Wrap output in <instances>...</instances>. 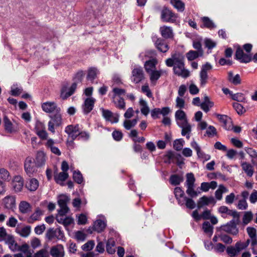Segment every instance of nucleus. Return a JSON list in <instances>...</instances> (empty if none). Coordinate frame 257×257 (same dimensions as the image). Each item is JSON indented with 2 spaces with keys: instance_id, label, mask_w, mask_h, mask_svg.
<instances>
[{
  "instance_id": "nucleus-1",
  "label": "nucleus",
  "mask_w": 257,
  "mask_h": 257,
  "mask_svg": "<svg viewBox=\"0 0 257 257\" xmlns=\"http://www.w3.org/2000/svg\"><path fill=\"white\" fill-rule=\"evenodd\" d=\"M165 64L169 67L173 66V72L178 76L187 78L190 75L189 71L185 68L184 56L180 54H172L171 58L166 60Z\"/></svg>"
},
{
  "instance_id": "nucleus-2",
  "label": "nucleus",
  "mask_w": 257,
  "mask_h": 257,
  "mask_svg": "<svg viewBox=\"0 0 257 257\" xmlns=\"http://www.w3.org/2000/svg\"><path fill=\"white\" fill-rule=\"evenodd\" d=\"M53 115H50V117L51 120L48 122V130L54 133L55 132L54 126H59L62 123V116L60 111H58L54 113Z\"/></svg>"
},
{
  "instance_id": "nucleus-3",
  "label": "nucleus",
  "mask_w": 257,
  "mask_h": 257,
  "mask_svg": "<svg viewBox=\"0 0 257 257\" xmlns=\"http://www.w3.org/2000/svg\"><path fill=\"white\" fill-rule=\"evenodd\" d=\"M161 19L164 22L174 23L176 22L177 15L167 8H164L161 11Z\"/></svg>"
},
{
  "instance_id": "nucleus-4",
  "label": "nucleus",
  "mask_w": 257,
  "mask_h": 257,
  "mask_svg": "<svg viewBox=\"0 0 257 257\" xmlns=\"http://www.w3.org/2000/svg\"><path fill=\"white\" fill-rule=\"evenodd\" d=\"M145 79V74L141 67H135L132 71L131 80L137 84Z\"/></svg>"
},
{
  "instance_id": "nucleus-5",
  "label": "nucleus",
  "mask_w": 257,
  "mask_h": 257,
  "mask_svg": "<svg viewBox=\"0 0 257 257\" xmlns=\"http://www.w3.org/2000/svg\"><path fill=\"white\" fill-rule=\"evenodd\" d=\"M79 131L78 124L68 125L65 128V132L68 135V139L72 140H76L77 138Z\"/></svg>"
},
{
  "instance_id": "nucleus-6",
  "label": "nucleus",
  "mask_w": 257,
  "mask_h": 257,
  "mask_svg": "<svg viewBox=\"0 0 257 257\" xmlns=\"http://www.w3.org/2000/svg\"><path fill=\"white\" fill-rule=\"evenodd\" d=\"M76 88L77 84L76 82L72 83L70 87H67L66 86H63L61 90V98L63 100L66 99L74 93Z\"/></svg>"
},
{
  "instance_id": "nucleus-7",
  "label": "nucleus",
  "mask_w": 257,
  "mask_h": 257,
  "mask_svg": "<svg viewBox=\"0 0 257 257\" xmlns=\"http://www.w3.org/2000/svg\"><path fill=\"white\" fill-rule=\"evenodd\" d=\"M238 222L239 221H237V220L232 219L223 226V230L227 233L236 235L238 232V229L237 228V224Z\"/></svg>"
},
{
  "instance_id": "nucleus-8",
  "label": "nucleus",
  "mask_w": 257,
  "mask_h": 257,
  "mask_svg": "<svg viewBox=\"0 0 257 257\" xmlns=\"http://www.w3.org/2000/svg\"><path fill=\"white\" fill-rule=\"evenodd\" d=\"M235 58L240 62L244 63H248L252 60L251 54H245L240 48L236 49Z\"/></svg>"
},
{
  "instance_id": "nucleus-9",
  "label": "nucleus",
  "mask_w": 257,
  "mask_h": 257,
  "mask_svg": "<svg viewBox=\"0 0 257 257\" xmlns=\"http://www.w3.org/2000/svg\"><path fill=\"white\" fill-rule=\"evenodd\" d=\"M42 108L44 111L49 113L61 111L60 108L54 102L48 101L42 103Z\"/></svg>"
},
{
  "instance_id": "nucleus-10",
  "label": "nucleus",
  "mask_w": 257,
  "mask_h": 257,
  "mask_svg": "<svg viewBox=\"0 0 257 257\" xmlns=\"http://www.w3.org/2000/svg\"><path fill=\"white\" fill-rule=\"evenodd\" d=\"M153 41L155 47L160 52L165 53L169 49L170 47L168 44L162 38H156V40L154 39Z\"/></svg>"
},
{
  "instance_id": "nucleus-11",
  "label": "nucleus",
  "mask_w": 257,
  "mask_h": 257,
  "mask_svg": "<svg viewBox=\"0 0 257 257\" xmlns=\"http://www.w3.org/2000/svg\"><path fill=\"white\" fill-rule=\"evenodd\" d=\"M70 198L66 195H61L59 196L58 203L60 207L59 210L60 212L68 213L69 209L67 206V203L69 201Z\"/></svg>"
},
{
  "instance_id": "nucleus-12",
  "label": "nucleus",
  "mask_w": 257,
  "mask_h": 257,
  "mask_svg": "<svg viewBox=\"0 0 257 257\" xmlns=\"http://www.w3.org/2000/svg\"><path fill=\"white\" fill-rule=\"evenodd\" d=\"M102 111V116L107 121H109L111 123H116L119 120V115L118 114H113L112 112L108 110L102 108L100 109Z\"/></svg>"
},
{
  "instance_id": "nucleus-13",
  "label": "nucleus",
  "mask_w": 257,
  "mask_h": 257,
  "mask_svg": "<svg viewBox=\"0 0 257 257\" xmlns=\"http://www.w3.org/2000/svg\"><path fill=\"white\" fill-rule=\"evenodd\" d=\"M95 99L93 97L87 98L84 102L82 107L83 113L85 114L89 113L94 107Z\"/></svg>"
},
{
  "instance_id": "nucleus-14",
  "label": "nucleus",
  "mask_w": 257,
  "mask_h": 257,
  "mask_svg": "<svg viewBox=\"0 0 257 257\" xmlns=\"http://www.w3.org/2000/svg\"><path fill=\"white\" fill-rule=\"evenodd\" d=\"M3 202L6 208L13 210L16 207V197L12 195L7 196L3 199Z\"/></svg>"
},
{
  "instance_id": "nucleus-15",
  "label": "nucleus",
  "mask_w": 257,
  "mask_h": 257,
  "mask_svg": "<svg viewBox=\"0 0 257 257\" xmlns=\"http://www.w3.org/2000/svg\"><path fill=\"white\" fill-rule=\"evenodd\" d=\"M166 72V71L163 70L161 69L157 70L155 69V70L148 73V74L149 75L151 83L153 85H155L161 76Z\"/></svg>"
},
{
  "instance_id": "nucleus-16",
  "label": "nucleus",
  "mask_w": 257,
  "mask_h": 257,
  "mask_svg": "<svg viewBox=\"0 0 257 257\" xmlns=\"http://www.w3.org/2000/svg\"><path fill=\"white\" fill-rule=\"evenodd\" d=\"M216 201L213 197H207L206 196H203L198 200L197 202V207L199 209L204 206L208 205L210 204L214 205Z\"/></svg>"
},
{
  "instance_id": "nucleus-17",
  "label": "nucleus",
  "mask_w": 257,
  "mask_h": 257,
  "mask_svg": "<svg viewBox=\"0 0 257 257\" xmlns=\"http://www.w3.org/2000/svg\"><path fill=\"white\" fill-rule=\"evenodd\" d=\"M12 186L16 192L21 191L24 186L22 178L20 176H15L12 182Z\"/></svg>"
},
{
  "instance_id": "nucleus-18",
  "label": "nucleus",
  "mask_w": 257,
  "mask_h": 257,
  "mask_svg": "<svg viewBox=\"0 0 257 257\" xmlns=\"http://www.w3.org/2000/svg\"><path fill=\"white\" fill-rule=\"evenodd\" d=\"M50 254L53 257H63L64 255L63 246L61 244H58L53 246L51 248Z\"/></svg>"
},
{
  "instance_id": "nucleus-19",
  "label": "nucleus",
  "mask_w": 257,
  "mask_h": 257,
  "mask_svg": "<svg viewBox=\"0 0 257 257\" xmlns=\"http://www.w3.org/2000/svg\"><path fill=\"white\" fill-rule=\"evenodd\" d=\"M25 170L29 176H32L35 172V168L33 165L32 158L27 157L26 158L25 162Z\"/></svg>"
},
{
  "instance_id": "nucleus-20",
  "label": "nucleus",
  "mask_w": 257,
  "mask_h": 257,
  "mask_svg": "<svg viewBox=\"0 0 257 257\" xmlns=\"http://www.w3.org/2000/svg\"><path fill=\"white\" fill-rule=\"evenodd\" d=\"M178 126L182 128L181 135L183 136H186V139L189 140L190 138V133L192 131L191 124L188 121L184 123H180Z\"/></svg>"
},
{
  "instance_id": "nucleus-21",
  "label": "nucleus",
  "mask_w": 257,
  "mask_h": 257,
  "mask_svg": "<svg viewBox=\"0 0 257 257\" xmlns=\"http://www.w3.org/2000/svg\"><path fill=\"white\" fill-rule=\"evenodd\" d=\"M246 231L251 239V245L252 247L257 244L256 230L254 227H248Z\"/></svg>"
},
{
  "instance_id": "nucleus-22",
  "label": "nucleus",
  "mask_w": 257,
  "mask_h": 257,
  "mask_svg": "<svg viewBox=\"0 0 257 257\" xmlns=\"http://www.w3.org/2000/svg\"><path fill=\"white\" fill-rule=\"evenodd\" d=\"M157 64L158 60L156 58L146 61L144 64V68L147 74L155 70Z\"/></svg>"
},
{
  "instance_id": "nucleus-23",
  "label": "nucleus",
  "mask_w": 257,
  "mask_h": 257,
  "mask_svg": "<svg viewBox=\"0 0 257 257\" xmlns=\"http://www.w3.org/2000/svg\"><path fill=\"white\" fill-rule=\"evenodd\" d=\"M161 36L165 39L172 38L173 37V30L171 27L163 26L160 28Z\"/></svg>"
},
{
  "instance_id": "nucleus-24",
  "label": "nucleus",
  "mask_w": 257,
  "mask_h": 257,
  "mask_svg": "<svg viewBox=\"0 0 257 257\" xmlns=\"http://www.w3.org/2000/svg\"><path fill=\"white\" fill-rule=\"evenodd\" d=\"M175 117L178 125L180 124V123H182L188 121L186 114L183 110L181 109L176 111Z\"/></svg>"
},
{
  "instance_id": "nucleus-25",
  "label": "nucleus",
  "mask_w": 257,
  "mask_h": 257,
  "mask_svg": "<svg viewBox=\"0 0 257 257\" xmlns=\"http://www.w3.org/2000/svg\"><path fill=\"white\" fill-rule=\"evenodd\" d=\"M6 242L12 251L15 252L18 250V244L13 235H9L6 239Z\"/></svg>"
},
{
  "instance_id": "nucleus-26",
  "label": "nucleus",
  "mask_w": 257,
  "mask_h": 257,
  "mask_svg": "<svg viewBox=\"0 0 257 257\" xmlns=\"http://www.w3.org/2000/svg\"><path fill=\"white\" fill-rule=\"evenodd\" d=\"M242 169L248 177H251L254 173L253 166L247 162H241Z\"/></svg>"
},
{
  "instance_id": "nucleus-27",
  "label": "nucleus",
  "mask_w": 257,
  "mask_h": 257,
  "mask_svg": "<svg viewBox=\"0 0 257 257\" xmlns=\"http://www.w3.org/2000/svg\"><path fill=\"white\" fill-rule=\"evenodd\" d=\"M174 192L175 197L178 200V203L181 205H184V198L186 196H184V192L183 190L180 187H176L174 189Z\"/></svg>"
},
{
  "instance_id": "nucleus-28",
  "label": "nucleus",
  "mask_w": 257,
  "mask_h": 257,
  "mask_svg": "<svg viewBox=\"0 0 257 257\" xmlns=\"http://www.w3.org/2000/svg\"><path fill=\"white\" fill-rule=\"evenodd\" d=\"M39 185V181L35 178L29 179L26 183V187L30 191H36Z\"/></svg>"
},
{
  "instance_id": "nucleus-29",
  "label": "nucleus",
  "mask_w": 257,
  "mask_h": 257,
  "mask_svg": "<svg viewBox=\"0 0 257 257\" xmlns=\"http://www.w3.org/2000/svg\"><path fill=\"white\" fill-rule=\"evenodd\" d=\"M46 162V155L43 151H38L36 156V164L38 167L45 165Z\"/></svg>"
},
{
  "instance_id": "nucleus-30",
  "label": "nucleus",
  "mask_w": 257,
  "mask_h": 257,
  "mask_svg": "<svg viewBox=\"0 0 257 257\" xmlns=\"http://www.w3.org/2000/svg\"><path fill=\"white\" fill-rule=\"evenodd\" d=\"M218 119L223 123V127L228 130L230 128L231 123V119L226 115L217 114Z\"/></svg>"
},
{
  "instance_id": "nucleus-31",
  "label": "nucleus",
  "mask_w": 257,
  "mask_h": 257,
  "mask_svg": "<svg viewBox=\"0 0 257 257\" xmlns=\"http://www.w3.org/2000/svg\"><path fill=\"white\" fill-rule=\"evenodd\" d=\"M16 232L21 236L27 237L30 234L31 227L30 226H26L24 227H17L16 229Z\"/></svg>"
},
{
  "instance_id": "nucleus-32",
  "label": "nucleus",
  "mask_w": 257,
  "mask_h": 257,
  "mask_svg": "<svg viewBox=\"0 0 257 257\" xmlns=\"http://www.w3.org/2000/svg\"><path fill=\"white\" fill-rule=\"evenodd\" d=\"M54 141L52 139H49L48 140L47 143L45 144V146L48 148H49L51 150V151L54 154L57 155V156H60L61 154V153L60 151V150L55 146H54Z\"/></svg>"
},
{
  "instance_id": "nucleus-33",
  "label": "nucleus",
  "mask_w": 257,
  "mask_h": 257,
  "mask_svg": "<svg viewBox=\"0 0 257 257\" xmlns=\"http://www.w3.org/2000/svg\"><path fill=\"white\" fill-rule=\"evenodd\" d=\"M106 227V223L101 219L96 220L93 223V228L97 232H102Z\"/></svg>"
},
{
  "instance_id": "nucleus-34",
  "label": "nucleus",
  "mask_w": 257,
  "mask_h": 257,
  "mask_svg": "<svg viewBox=\"0 0 257 257\" xmlns=\"http://www.w3.org/2000/svg\"><path fill=\"white\" fill-rule=\"evenodd\" d=\"M99 71L95 67H90L88 69L87 79L92 82L97 77Z\"/></svg>"
},
{
  "instance_id": "nucleus-35",
  "label": "nucleus",
  "mask_w": 257,
  "mask_h": 257,
  "mask_svg": "<svg viewBox=\"0 0 257 257\" xmlns=\"http://www.w3.org/2000/svg\"><path fill=\"white\" fill-rule=\"evenodd\" d=\"M19 209L22 213L26 214L31 211V206L28 202L22 201L19 204Z\"/></svg>"
},
{
  "instance_id": "nucleus-36",
  "label": "nucleus",
  "mask_w": 257,
  "mask_h": 257,
  "mask_svg": "<svg viewBox=\"0 0 257 257\" xmlns=\"http://www.w3.org/2000/svg\"><path fill=\"white\" fill-rule=\"evenodd\" d=\"M68 177V174L67 172H60L58 174H54V180L58 184L62 185L63 182Z\"/></svg>"
},
{
  "instance_id": "nucleus-37",
  "label": "nucleus",
  "mask_w": 257,
  "mask_h": 257,
  "mask_svg": "<svg viewBox=\"0 0 257 257\" xmlns=\"http://www.w3.org/2000/svg\"><path fill=\"white\" fill-rule=\"evenodd\" d=\"M228 80L230 82L235 85L239 84L241 83L240 75L236 74L233 76V73L232 71L228 72Z\"/></svg>"
},
{
  "instance_id": "nucleus-38",
  "label": "nucleus",
  "mask_w": 257,
  "mask_h": 257,
  "mask_svg": "<svg viewBox=\"0 0 257 257\" xmlns=\"http://www.w3.org/2000/svg\"><path fill=\"white\" fill-rule=\"evenodd\" d=\"M4 123L6 131L8 133H12L15 131L13 124L7 116L4 117Z\"/></svg>"
},
{
  "instance_id": "nucleus-39",
  "label": "nucleus",
  "mask_w": 257,
  "mask_h": 257,
  "mask_svg": "<svg viewBox=\"0 0 257 257\" xmlns=\"http://www.w3.org/2000/svg\"><path fill=\"white\" fill-rule=\"evenodd\" d=\"M183 181V178L182 176L178 175H172L170 178V183L171 185L177 186L179 185Z\"/></svg>"
},
{
  "instance_id": "nucleus-40",
  "label": "nucleus",
  "mask_w": 257,
  "mask_h": 257,
  "mask_svg": "<svg viewBox=\"0 0 257 257\" xmlns=\"http://www.w3.org/2000/svg\"><path fill=\"white\" fill-rule=\"evenodd\" d=\"M139 103L141 106V111L142 113L147 116L150 111V109L147 102L143 98H141L139 101Z\"/></svg>"
},
{
  "instance_id": "nucleus-41",
  "label": "nucleus",
  "mask_w": 257,
  "mask_h": 257,
  "mask_svg": "<svg viewBox=\"0 0 257 257\" xmlns=\"http://www.w3.org/2000/svg\"><path fill=\"white\" fill-rule=\"evenodd\" d=\"M201 20L204 27L209 29H212L216 28L215 24L208 17H204L202 18Z\"/></svg>"
},
{
  "instance_id": "nucleus-42",
  "label": "nucleus",
  "mask_w": 257,
  "mask_h": 257,
  "mask_svg": "<svg viewBox=\"0 0 257 257\" xmlns=\"http://www.w3.org/2000/svg\"><path fill=\"white\" fill-rule=\"evenodd\" d=\"M227 191L228 190L225 187L222 185H219L218 189L215 192L216 198L218 200H220L222 198V194Z\"/></svg>"
},
{
  "instance_id": "nucleus-43",
  "label": "nucleus",
  "mask_w": 257,
  "mask_h": 257,
  "mask_svg": "<svg viewBox=\"0 0 257 257\" xmlns=\"http://www.w3.org/2000/svg\"><path fill=\"white\" fill-rule=\"evenodd\" d=\"M172 5L179 12H183L185 9L184 3L180 0H171Z\"/></svg>"
},
{
  "instance_id": "nucleus-44",
  "label": "nucleus",
  "mask_w": 257,
  "mask_h": 257,
  "mask_svg": "<svg viewBox=\"0 0 257 257\" xmlns=\"http://www.w3.org/2000/svg\"><path fill=\"white\" fill-rule=\"evenodd\" d=\"M115 241L112 238L109 239L106 243V251L109 254H113L115 252L114 248Z\"/></svg>"
},
{
  "instance_id": "nucleus-45",
  "label": "nucleus",
  "mask_w": 257,
  "mask_h": 257,
  "mask_svg": "<svg viewBox=\"0 0 257 257\" xmlns=\"http://www.w3.org/2000/svg\"><path fill=\"white\" fill-rule=\"evenodd\" d=\"M42 215V212L41 210L37 209L35 212L28 219V222L33 223L36 220H39L40 216Z\"/></svg>"
},
{
  "instance_id": "nucleus-46",
  "label": "nucleus",
  "mask_w": 257,
  "mask_h": 257,
  "mask_svg": "<svg viewBox=\"0 0 257 257\" xmlns=\"http://www.w3.org/2000/svg\"><path fill=\"white\" fill-rule=\"evenodd\" d=\"M247 154L249 155L250 157L251 158V163L253 164H255L254 159H257V152L251 148L246 147L244 149Z\"/></svg>"
},
{
  "instance_id": "nucleus-47",
  "label": "nucleus",
  "mask_w": 257,
  "mask_h": 257,
  "mask_svg": "<svg viewBox=\"0 0 257 257\" xmlns=\"http://www.w3.org/2000/svg\"><path fill=\"white\" fill-rule=\"evenodd\" d=\"M137 122H138V119L136 118L133 119L132 120L126 119L123 121V125L124 127L126 130H129L132 127L135 126L136 125V124L137 123Z\"/></svg>"
},
{
  "instance_id": "nucleus-48",
  "label": "nucleus",
  "mask_w": 257,
  "mask_h": 257,
  "mask_svg": "<svg viewBox=\"0 0 257 257\" xmlns=\"http://www.w3.org/2000/svg\"><path fill=\"white\" fill-rule=\"evenodd\" d=\"M189 61H192L200 56V53L197 51L190 50L186 54Z\"/></svg>"
},
{
  "instance_id": "nucleus-49",
  "label": "nucleus",
  "mask_w": 257,
  "mask_h": 257,
  "mask_svg": "<svg viewBox=\"0 0 257 257\" xmlns=\"http://www.w3.org/2000/svg\"><path fill=\"white\" fill-rule=\"evenodd\" d=\"M253 218V214L251 211L245 212L243 218L242 222L244 225L249 223Z\"/></svg>"
},
{
  "instance_id": "nucleus-50",
  "label": "nucleus",
  "mask_w": 257,
  "mask_h": 257,
  "mask_svg": "<svg viewBox=\"0 0 257 257\" xmlns=\"http://www.w3.org/2000/svg\"><path fill=\"white\" fill-rule=\"evenodd\" d=\"M10 180V176L9 172L4 168L0 169V181H4Z\"/></svg>"
},
{
  "instance_id": "nucleus-51",
  "label": "nucleus",
  "mask_w": 257,
  "mask_h": 257,
  "mask_svg": "<svg viewBox=\"0 0 257 257\" xmlns=\"http://www.w3.org/2000/svg\"><path fill=\"white\" fill-rule=\"evenodd\" d=\"M203 229L206 233L211 235L213 233V227L208 221L204 222L202 225Z\"/></svg>"
},
{
  "instance_id": "nucleus-52",
  "label": "nucleus",
  "mask_w": 257,
  "mask_h": 257,
  "mask_svg": "<svg viewBox=\"0 0 257 257\" xmlns=\"http://www.w3.org/2000/svg\"><path fill=\"white\" fill-rule=\"evenodd\" d=\"M184 143L185 142L183 139H177L174 142V148L177 151H181L182 149Z\"/></svg>"
},
{
  "instance_id": "nucleus-53",
  "label": "nucleus",
  "mask_w": 257,
  "mask_h": 257,
  "mask_svg": "<svg viewBox=\"0 0 257 257\" xmlns=\"http://www.w3.org/2000/svg\"><path fill=\"white\" fill-rule=\"evenodd\" d=\"M186 178H187L185 183L186 186L194 185L195 179L193 173H190L187 174Z\"/></svg>"
},
{
  "instance_id": "nucleus-54",
  "label": "nucleus",
  "mask_w": 257,
  "mask_h": 257,
  "mask_svg": "<svg viewBox=\"0 0 257 257\" xmlns=\"http://www.w3.org/2000/svg\"><path fill=\"white\" fill-rule=\"evenodd\" d=\"M186 193L192 198L197 196L199 193L194 190V185L187 186Z\"/></svg>"
},
{
  "instance_id": "nucleus-55",
  "label": "nucleus",
  "mask_w": 257,
  "mask_h": 257,
  "mask_svg": "<svg viewBox=\"0 0 257 257\" xmlns=\"http://www.w3.org/2000/svg\"><path fill=\"white\" fill-rule=\"evenodd\" d=\"M208 79V76L207 74V72H204L200 71V86L203 87L207 82V80Z\"/></svg>"
},
{
  "instance_id": "nucleus-56",
  "label": "nucleus",
  "mask_w": 257,
  "mask_h": 257,
  "mask_svg": "<svg viewBox=\"0 0 257 257\" xmlns=\"http://www.w3.org/2000/svg\"><path fill=\"white\" fill-rule=\"evenodd\" d=\"M184 204L186 207L189 209H192L195 207L196 204L192 199L185 197L184 198Z\"/></svg>"
},
{
  "instance_id": "nucleus-57",
  "label": "nucleus",
  "mask_w": 257,
  "mask_h": 257,
  "mask_svg": "<svg viewBox=\"0 0 257 257\" xmlns=\"http://www.w3.org/2000/svg\"><path fill=\"white\" fill-rule=\"evenodd\" d=\"M112 92L113 93L112 98L114 99L116 96H120L122 95H124L125 93V90L124 89L113 87Z\"/></svg>"
},
{
  "instance_id": "nucleus-58",
  "label": "nucleus",
  "mask_w": 257,
  "mask_h": 257,
  "mask_svg": "<svg viewBox=\"0 0 257 257\" xmlns=\"http://www.w3.org/2000/svg\"><path fill=\"white\" fill-rule=\"evenodd\" d=\"M85 73L82 70H79L75 74L74 77V80L75 82H81L84 76Z\"/></svg>"
},
{
  "instance_id": "nucleus-59",
  "label": "nucleus",
  "mask_w": 257,
  "mask_h": 257,
  "mask_svg": "<svg viewBox=\"0 0 257 257\" xmlns=\"http://www.w3.org/2000/svg\"><path fill=\"white\" fill-rule=\"evenodd\" d=\"M233 107L239 114H242L245 112V109L242 105L238 102H234L233 103Z\"/></svg>"
},
{
  "instance_id": "nucleus-60",
  "label": "nucleus",
  "mask_w": 257,
  "mask_h": 257,
  "mask_svg": "<svg viewBox=\"0 0 257 257\" xmlns=\"http://www.w3.org/2000/svg\"><path fill=\"white\" fill-rule=\"evenodd\" d=\"M73 178L74 181L78 184H81L83 182L82 175L79 171H75L73 174Z\"/></svg>"
},
{
  "instance_id": "nucleus-61",
  "label": "nucleus",
  "mask_w": 257,
  "mask_h": 257,
  "mask_svg": "<svg viewBox=\"0 0 257 257\" xmlns=\"http://www.w3.org/2000/svg\"><path fill=\"white\" fill-rule=\"evenodd\" d=\"M115 106L119 109H124L125 108V103L124 99L119 97L117 101H114Z\"/></svg>"
},
{
  "instance_id": "nucleus-62",
  "label": "nucleus",
  "mask_w": 257,
  "mask_h": 257,
  "mask_svg": "<svg viewBox=\"0 0 257 257\" xmlns=\"http://www.w3.org/2000/svg\"><path fill=\"white\" fill-rule=\"evenodd\" d=\"M142 91L143 93H145L149 98L153 97L152 93L148 84H146L142 86Z\"/></svg>"
},
{
  "instance_id": "nucleus-63",
  "label": "nucleus",
  "mask_w": 257,
  "mask_h": 257,
  "mask_svg": "<svg viewBox=\"0 0 257 257\" xmlns=\"http://www.w3.org/2000/svg\"><path fill=\"white\" fill-rule=\"evenodd\" d=\"M94 245V242L93 240H90L82 246V249L83 250L89 251L91 250Z\"/></svg>"
},
{
  "instance_id": "nucleus-64",
  "label": "nucleus",
  "mask_w": 257,
  "mask_h": 257,
  "mask_svg": "<svg viewBox=\"0 0 257 257\" xmlns=\"http://www.w3.org/2000/svg\"><path fill=\"white\" fill-rule=\"evenodd\" d=\"M49 253L46 249H41L34 255V257H49Z\"/></svg>"
}]
</instances>
